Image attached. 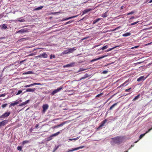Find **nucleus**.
I'll list each match as a JSON object with an SVG mask.
<instances>
[{
	"label": "nucleus",
	"instance_id": "6e6d98bb",
	"mask_svg": "<svg viewBox=\"0 0 152 152\" xmlns=\"http://www.w3.org/2000/svg\"><path fill=\"white\" fill-rule=\"evenodd\" d=\"M26 59H25V60H23V61H21L20 62V64H21L23 63V62L26 61Z\"/></svg>",
	"mask_w": 152,
	"mask_h": 152
},
{
	"label": "nucleus",
	"instance_id": "bf43d9fd",
	"mask_svg": "<svg viewBox=\"0 0 152 152\" xmlns=\"http://www.w3.org/2000/svg\"><path fill=\"white\" fill-rule=\"evenodd\" d=\"M107 71L106 70L104 71L102 73L103 74H106L107 72Z\"/></svg>",
	"mask_w": 152,
	"mask_h": 152
},
{
	"label": "nucleus",
	"instance_id": "a19ab883",
	"mask_svg": "<svg viewBox=\"0 0 152 152\" xmlns=\"http://www.w3.org/2000/svg\"><path fill=\"white\" fill-rule=\"evenodd\" d=\"M7 105V104H4L2 105V107L3 108H4L5 107H6Z\"/></svg>",
	"mask_w": 152,
	"mask_h": 152
},
{
	"label": "nucleus",
	"instance_id": "4be33fe9",
	"mask_svg": "<svg viewBox=\"0 0 152 152\" xmlns=\"http://www.w3.org/2000/svg\"><path fill=\"white\" fill-rule=\"evenodd\" d=\"M131 35L130 33L127 32L126 33L123 34L122 36L123 37H127Z\"/></svg>",
	"mask_w": 152,
	"mask_h": 152
},
{
	"label": "nucleus",
	"instance_id": "423d86ee",
	"mask_svg": "<svg viewBox=\"0 0 152 152\" xmlns=\"http://www.w3.org/2000/svg\"><path fill=\"white\" fill-rule=\"evenodd\" d=\"M84 147V146H80V147H79L77 148H75L74 149H72V150H68L67 151V152H71L73 151H75V150H78L80 149H81V148H83Z\"/></svg>",
	"mask_w": 152,
	"mask_h": 152
},
{
	"label": "nucleus",
	"instance_id": "cd10ccee",
	"mask_svg": "<svg viewBox=\"0 0 152 152\" xmlns=\"http://www.w3.org/2000/svg\"><path fill=\"white\" fill-rule=\"evenodd\" d=\"M60 133V132L59 131V132H56V133H55L53 134H52V136H53V137H54V136H56L58 135Z\"/></svg>",
	"mask_w": 152,
	"mask_h": 152
},
{
	"label": "nucleus",
	"instance_id": "9b49d317",
	"mask_svg": "<svg viewBox=\"0 0 152 152\" xmlns=\"http://www.w3.org/2000/svg\"><path fill=\"white\" fill-rule=\"evenodd\" d=\"M8 121L7 120H3L0 122V127L2 126H4L7 123Z\"/></svg>",
	"mask_w": 152,
	"mask_h": 152
},
{
	"label": "nucleus",
	"instance_id": "f8f14e48",
	"mask_svg": "<svg viewBox=\"0 0 152 152\" xmlns=\"http://www.w3.org/2000/svg\"><path fill=\"white\" fill-rule=\"evenodd\" d=\"M78 15H75V16L70 17H69L68 18H64L62 20V21H65V20H68L69 19H72V18H75V17H77L78 16Z\"/></svg>",
	"mask_w": 152,
	"mask_h": 152
},
{
	"label": "nucleus",
	"instance_id": "f704fd0d",
	"mask_svg": "<svg viewBox=\"0 0 152 152\" xmlns=\"http://www.w3.org/2000/svg\"><path fill=\"white\" fill-rule=\"evenodd\" d=\"M22 92V91L21 90H19L18 92L16 94V95H18L21 94Z\"/></svg>",
	"mask_w": 152,
	"mask_h": 152
},
{
	"label": "nucleus",
	"instance_id": "774afa93",
	"mask_svg": "<svg viewBox=\"0 0 152 152\" xmlns=\"http://www.w3.org/2000/svg\"><path fill=\"white\" fill-rule=\"evenodd\" d=\"M152 2V0H151L150 1H149V2H148V3H151Z\"/></svg>",
	"mask_w": 152,
	"mask_h": 152
},
{
	"label": "nucleus",
	"instance_id": "2f4dec72",
	"mask_svg": "<svg viewBox=\"0 0 152 152\" xmlns=\"http://www.w3.org/2000/svg\"><path fill=\"white\" fill-rule=\"evenodd\" d=\"M7 28V26L6 24H4L2 25L1 28H4L6 29Z\"/></svg>",
	"mask_w": 152,
	"mask_h": 152
},
{
	"label": "nucleus",
	"instance_id": "a18cd8bd",
	"mask_svg": "<svg viewBox=\"0 0 152 152\" xmlns=\"http://www.w3.org/2000/svg\"><path fill=\"white\" fill-rule=\"evenodd\" d=\"M134 12L133 11H132L131 12H130L129 13H128L127 14V15H129L131 14H133L134 13Z\"/></svg>",
	"mask_w": 152,
	"mask_h": 152
},
{
	"label": "nucleus",
	"instance_id": "ea45409f",
	"mask_svg": "<svg viewBox=\"0 0 152 152\" xmlns=\"http://www.w3.org/2000/svg\"><path fill=\"white\" fill-rule=\"evenodd\" d=\"M27 39H28L27 38H23L21 39L20 40V41H24V40H27Z\"/></svg>",
	"mask_w": 152,
	"mask_h": 152
},
{
	"label": "nucleus",
	"instance_id": "39448f33",
	"mask_svg": "<svg viewBox=\"0 0 152 152\" xmlns=\"http://www.w3.org/2000/svg\"><path fill=\"white\" fill-rule=\"evenodd\" d=\"M10 112H6L3 114L1 115V116L0 118H4L8 117L10 114Z\"/></svg>",
	"mask_w": 152,
	"mask_h": 152
},
{
	"label": "nucleus",
	"instance_id": "aec40b11",
	"mask_svg": "<svg viewBox=\"0 0 152 152\" xmlns=\"http://www.w3.org/2000/svg\"><path fill=\"white\" fill-rule=\"evenodd\" d=\"M90 75H89L88 74H86L84 77H82L79 80H80L82 79H86L89 77Z\"/></svg>",
	"mask_w": 152,
	"mask_h": 152
},
{
	"label": "nucleus",
	"instance_id": "338daca9",
	"mask_svg": "<svg viewBox=\"0 0 152 152\" xmlns=\"http://www.w3.org/2000/svg\"><path fill=\"white\" fill-rule=\"evenodd\" d=\"M134 18H134V16H132V17L130 18V19H134Z\"/></svg>",
	"mask_w": 152,
	"mask_h": 152
},
{
	"label": "nucleus",
	"instance_id": "4c0bfd02",
	"mask_svg": "<svg viewBox=\"0 0 152 152\" xmlns=\"http://www.w3.org/2000/svg\"><path fill=\"white\" fill-rule=\"evenodd\" d=\"M42 8H43L42 6H40V7H38L35 9V10H39L42 9Z\"/></svg>",
	"mask_w": 152,
	"mask_h": 152
},
{
	"label": "nucleus",
	"instance_id": "c85d7f7f",
	"mask_svg": "<svg viewBox=\"0 0 152 152\" xmlns=\"http://www.w3.org/2000/svg\"><path fill=\"white\" fill-rule=\"evenodd\" d=\"M29 142V141H28V140H24V141H23L22 142V144L24 145H25V144H26L28 143Z\"/></svg>",
	"mask_w": 152,
	"mask_h": 152
},
{
	"label": "nucleus",
	"instance_id": "ddd939ff",
	"mask_svg": "<svg viewBox=\"0 0 152 152\" xmlns=\"http://www.w3.org/2000/svg\"><path fill=\"white\" fill-rule=\"evenodd\" d=\"M19 103V101H16L15 102H14L11 103L9 105V107H11L12 106H14L15 105L18 104Z\"/></svg>",
	"mask_w": 152,
	"mask_h": 152
},
{
	"label": "nucleus",
	"instance_id": "3c124183",
	"mask_svg": "<svg viewBox=\"0 0 152 152\" xmlns=\"http://www.w3.org/2000/svg\"><path fill=\"white\" fill-rule=\"evenodd\" d=\"M64 124V123L63 122L59 125H58L59 127H60L61 126H62Z\"/></svg>",
	"mask_w": 152,
	"mask_h": 152
},
{
	"label": "nucleus",
	"instance_id": "4d7b16f0",
	"mask_svg": "<svg viewBox=\"0 0 152 152\" xmlns=\"http://www.w3.org/2000/svg\"><path fill=\"white\" fill-rule=\"evenodd\" d=\"M139 47V46H135L134 47H133L132 48H131V49H134V48H137L138 47Z\"/></svg>",
	"mask_w": 152,
	"mask_h": 152
},
{
	"label": "nucleus",
	"instance_id": "f257e3e1",
	"mask_svg": "<svg viewBox=\"0 0 152 152\" xmlns=\"http://www.w3.org/2000/svg\"><path fill=\"white\" fill-rule=\"evenodd\" d=\"M125 138V136H118L111 138L112 141L111 143L112 144H117L120 145L122 143Z\"/></svg>",
	"mask_w": 152,
	"mask_h": 152
},
{
	"label": "nucleus",
	"instance_id": "6e6552de",
	"mask_svg": "<svg viewBox=\"0 0 152 152\" xmlns=\"http://www.w3.org/2000/svg\"><path fill=\"white\" fill-rule=\"evenodd\" d=\"M35 85H41V84L40 83H34L31 84L26 85L24 86V87L25 88L29 87H30L31 86H34Z\"/></svg>",
	"mask_w": 152,
	"mask_h": 152
},
{
	"label": "nucleus",
	"instance_id": "b1692460",
	"mask_svg": "<svg viewBox=\"0 0 152 152\" xmlns=\"http://www.w3.org/2000/svg\"><path fill=\"white\" fill-rule=\"evenodd\" d=\"M33 72L32 71H28V72H26L24 73H23V75H26V74H32Z\"/></svg>",
	"mask_w": 152,
	"mask_h": 152
},
{
	"label": "nucleus",
	"instance_id": "473e14b6",
	"mask_svg": "<svg viewBox=\"0 0 152 152\" xmlns=\"http://www.w3.org/2000/svg\"><path fill=\"white\" fill-rule=\"evenodd\" d=\"M147 133H146V132L145 133L140 135L139 137V139H141Z\"/></svg>",
	"mask_w": 152,
	"mask_h": 152
},
{
	"label": "nucleus",
	"instance_id": "f3484780",
	"mask_svg": "<svg viewBox=\"0 0 152 152\" xmlns=\"http://www.w3.org/2000/svg\"><path fill=\"white\" fill-rule=\"evenodd\" d=\"M75 63H72L70 64H66V65H64L63 67L64 68L66 67H72L73 66L74 64Z\"/></svg>",
	"mask_w": 152,
	"mask_h": 152
},
{
	"label": "nucleus",
	"instance_id": "603ef678",
	"mask_svg": "<svg viewBox=\"0 0 152 152\" xmlns=\"http://www.w3.org/2000/svg\"><path fill=\"white\" fill-rule=\"evenodd\" d=\"M102 94H98L96 96V97H98L101 96Z\"/></svg>",
	"mask_w": 152,
	"mask_h": 152
},
{
	"label": "nucleus",
	"instance_id": "412c9836",
	"mask_svg": "<svg viewBox=\"0 0 152 152\" xmlns=\"http://www.w3.org/2000/svg\"><path fill=\"white\" fill-rule=\"evenodd\" d=\"M118 102H117L116 103H115V104H113V105H112L110 107V108H109V110H112L113 108L114 107L116 106L117 104H118Z\"/></svg>",
	"mask_w": 152,
	"mask_h": 152
},
{
	"label": "nucleus",
	"instance_id": "72a5a7b5",
	"mask_svg": "<svg viewBox=\"0 0 152 152\" xmlns=\"http://www.w3.org/2000/svg\"><path fill=\"white\" fill-rule=\"evenodd\" d=\"M116 47H113V48H110V49H107V52H109L110 51H111L113 50V49H114V48H115Z\"/></svg>",
	"mask_w": 152,
	"mask_h": 152
},
{
	"label": "nucleus",
	"instance_id": "c9c22d12",
	"mask_svg": "<svg viewBox=\"0 0 152 152\" xmlns=\"http://www.w3.org/2000/svg\"><path fill=\"white\" fill-rule=\"evenodd\" d=\"M139 22V21H136V22H134L133 23H131L130 24V25L131 26H133V25H135L136 24H137V23H138V22Z\"/></svg>",
	"mask_w": 152,
	"mask_h": 152
},
{
	"label": "nucleus",
	"instance_id": "c03bdc74",
	"mask_svg": "<svg viewBox=\"0 0 152 152\" xmlns=\"http://www.w3.org/2000/svg\"><path fill=\"white\" fill-rule=\"evenodd\" d=\"M56 57V56L55 55H51L50 56V59H51V58H55Z\"/></svg>",
	"mask_w": 152,
	"mask_h": 152
},
{
	"label": "nucleus",
	"instance_id": "393cba45",
	"mask_svg": "<svg viewBox=\"0 0 152 152\" xmlns=\"http://www.w3.org/2000/svg\"><path fill=\"white\" fill-rule=\"evenodd\" d=\"M101 19V18H98V19H96V20H95L93 22V24H95L98 21H99V20H100Z\"/></svg>",
	"mask_w": 152,
	"mask_h": 152
},
{
	"label": "nucleus",
	"instance_id": "79ce46f5",
	"mask_svg": "<svg viewBox=\"0 0 152 152\" xmlns=\"http://www.w3.org/2000/svg\"><path fill=\"white\" fill-rule=\"evenodd\" d=\"M86 70V69H83V68H80L79 70V72H81V71H85V70Z\"/></svg>",
	"mask_w": 152,
	"mask_h": 152
},
{
	"label": "nucleus",
	"instance_id": "dca6fc26",
	"mask_svg": "<svg viewBox=\"0 0 152 152\" xmlns=\"http://www.w3.org/2000/svg\"><path fill=\"white\" fill-rule=\"evenodd\" d=\"M29 101H30L29 100H27L26 101H25L24 102H22L19 105V106H22L23 105H25L26 104L28 103L29 102Z\"/></svg>",
	"mask_w": 152,
	"mask_h": 152
},
{
	"label": "nucleus",
	"instance_id": "c756f323",
	"mask_svg": "<svg viewBox=\"0 0 152 152\" xmlns=\"http://www.w3.org/2000/svg\"><path fill=\"white\" fill-rule=\"evenodd\" d=\"M107 12H105V13H104L102 15V16L104 18H106V17H107Z\"/></svg>",
	"mask_w": 152,
	"mask_h": 152
},
{
	"label": "nucleus",
	"instance_id": "9d476101",
	"mask_svg": "<svg viewBox=\"0 0 152 152\" xmlns=\"http://www.w3.org/2000/svg\"><path fill=\"white\" fill-rule=\"evenodd\" d=\"M107 56V55H104V56H102L101 57H100L99 58H96V59H92V60H91V62H94V61H97L99 59H102L104 58L105 57H106Z\"/></svg>",
	"mask_w": 152,
	"mask_h": 152
},
{
	"label": "nucleus",
	"instance_id": "bb28decb",
	"mask_svg": "<svg viewBox=\"0 0 152 152\" xmlns=\"http://www.w3.org/2000/svg\"><path fill=\"white\" fill-rule=\"evenodd\" d=\"M69 53L68 49L64 50L62 53V54H68Z\"/></svg>",
	"mask_w": 152,
	"mask_h": 152
},
{
	"label": "nucleus",
	"instance_id": "a878e982",
	"mask_svg": "<svg viewBox=\"0 0 152 152\" xmlns=\"http://www.w3.org/2000/svg\"><path fill=\"white\" fill-rule=\"evenodd\" d=\"M128 80H126L124 83L122 84L121 85L118 87V88H120L121 87L123 86H124L125 84H126V83H128Z\"/></svg>",
	"mask_w": 152,
	"mask_h": 152
},
{
	"label": "nucleus",
	"instance_id": "69168bd1",
	"mask_svg": "<svg viewBox=\"0 0 152 152\" xmlns=\"http://www.w3.org/2000/svg\"><path fill=\"white\" fill-rule=\"evenodd\" d=\"M124 6H122L121 7V8H120V9H121V10L122 9L124 8Z\"/></svg>",
	"mask_w": 152,
	"mask_h": 152
},
{
	"label": "nucleus",
	"instance_id": "09e8293b",
	"mask_svg": "<svg viewBox=\"0 0 152 152\" xmlns=\"http://www.w3.org/2000/svg\"><path fill=\"white\" fill-rule=\"evenodd\" d=\"M120 28V26H118V27H117V28H116L113 29L112 31H115L116 30H117L118 29V28Z\"/></svg>",
	"mask_w": 152,
	"mask_h": 152
},
{
	"label": "nucleus",
	"instance_id": "7c9ffc66",
	"mask_svg": "<svg viewBox=\"0 0 152 152\" xmlns=\"http://www.w3.org/2000/svg\"><path fill=\"white\" fill-rule=\"evenodd\" d=\"M140 96V94H138L137 96H136L133 99V101H134L137 99Z\"/></svg>",
	"mask_w": 152,
	"mask_h": 152
},
{
	"label": "nucleus",
	"instance_id": "58836bf2",
	"mask_svg": "<svg viewBox=\"0 0 152 152\" xmlns=\"http://www.w3.org/2000/svg\"><path fill=\"white\" fill-rule=\"evenodd\" d=\"M17 149L19 151H21L22 150V147L21 146H18L17 147Z\"/></svg>",
	"mask_w": 152,
	"mask_h": 152
},
{
	"label": "nucleus",
	"instance_id": "0eeeda50",
	"mask_svg": "<svg viewBox=\"0 0 152 152\" xmlns=\"http://www.w3.org/2000/svg\"><path fill=\"white\" fill-rule=\"evenodd\" d=\"M28 29L27 28H24L21 29L17 31V33H24L28 32Z\"/></svg>",
	"mask_w": 152,
	"mask_h": 152
},
{
	"label": "nucleus",
	"instance_id": "13d9d810",
	"mask_svg": "<svg viewBox=\"0 0 152 152\" xmlns=\"http://www.w3.org/2000/svg\"><path fill=\"white\" fill-rule=\"evenodd\" d=\"M59 127L58 126V125H57V126H53V128L54 129V128H58V127Z\"/></svg>",
	"mask_w": 152,
	"mask_h": 152
},
{
	"label": "nucleus",
	"instance_id": "5701e85b",
	"mask_svg": "<svg viewBox=\"0 0 152 152\" xmlns=\"http://www.w3.org/2000/svg\"><path fill=\"white\" fill-rule=\"evenodd\" d=\"M108 45H106L104 46L100 49V50H104L105 49H107L108 48Z\"/></svg>",
	"mask_w": 152,
	"mask_h": 152
},
{
	"label": "nucleus",
	"instance_id": "8fccbe9b",
	"mask_svg": "<svg viewBox=\"0 0 152 152\" xmlns=\"http://www.w3.org/2000/svg\"><path fill=\"white\" fill-rule=\"evenodd\" d=\"M6 95L5 94H0V97H4Z\"/></svg>",
	"mask_w": 152,
	"mask_h": 152
},
{
	"label": "nucleus",
	"instance_id": "f03ea898",
	"mask_svg": "<svg viewBox=\"0 0 152 152\" xmlns=\"http://www.w3.org/2000/svg\"><path fill=\"white\" fill-rule=\"evenodd\" d=\"M63 88V87L61 86L58 88L57 89L54 90L53 92L51 93V95H53L55 94L58 92L60 90H61Z\"/></svg>",
	"mask_w": 152,
	"mask_h": 152
},
{
	"label": "nucleus",
	"instance_id": "6ab92c4d",
	"mask_svg": "<svg viewBox=\"0 0 152 152\" xmlns=\"http://www.w3.org/2000/svg\"><path fill=\"white\" fill-rule=\"evenodd\" d=\"M68 51L69 52V53H72L75 50H76V49L75 48H68Z\"/></svg>",
	"mask_w": 152,
	"mask_h": 152
},
{
	"label": "nucleus",
	"instance_id": "de8ad7c7",
	"mask_svg": "<svg viewBox=\"0 0 152 152\" xmlns=\"http://www.w3.org/2000/svg\"><path fill=\"white\" fill-rule=\"evenodd\" d=\"M132 88H130L128 89H126L125 90V91L126 92H129L130 91V90Z\"/></svg>",
	"mask_w": 152,
	"mask_h": 152
},
{
	"label": "nucleus",
	"instance_id": "7ed1b4c3",
	"mask_svg": "<svg viewBox=\"0 0 152 152\" xmlns=\"http://www.w3.org/2000/svg\"><path fill=\"white\" fill-rule=\"evenodd\" d=\"M107 119H105L102 121L101 123L99 126L97 128L98 130L101 129L102 127L104 125V124L107 122Z\"/></svg>",
	"mask_w": 152,
	"mask_h": 152
},
{
	"label": "nucleus",
	"instance_id": "2eb2a0df",
	"mask_svg": "<svg viewBox=\"0 0 152 152\" xmlns=\"http://www.w3.org/2000/svg\"><path fill=\"white\" fill-rule=\"evenodd\" d=\"M146 78V77L145 78L144 76H141V77H140L139 78H138L137 79V81L138 82H140V81H142V80H144Z\"/></svg>",
	"mask_w": 152,
	"mask_h": 152
},
{
	"label": "nucleus",
	"instance_id": "e2e57ef3",
	"mask_svg": "<svg viewBox=\"0 0 152 152\" xmlns=\"http://www.w3.org/2000/svg\"><path fill=\"white\" fill-rule=\"evenodd\" d=\"M78 138H79L78 137H77L76 138H73V140H77L78 139Z\"/></svg>",
	"mask_w": 152,
	"mask_h": 152
},
{
	"label": "nucleus",
	"instance_id": "864d4df0",
	"mask_svg": "<svg viewBox=\"0 0 152 152\" xmlns=\"http://www.w3.org/2000/svg\"><path fill=\"white\" fill-rule=\"evenodd\" d=\"M62 12H55L54 13H52V14H58V13H61Z\"/></svg>",
	"mask_w": 152,
	"mask_h": 152
},
{
	"label": "nucleus",
	"instance_id": "052dcab7",
	"mask_svg": "<svg viewBox=\"0 0 152 152\" xmlns=\"http://www.w3.org/2000/svg\"><path fill=\"white\" fill-rule=\"evenodd\" d=\"M35 55V54L34 53H31L30 54H29L28 55V56H34Z\"/></svg>",
	"mask_w": 152,
	"mask_h": 152
},
{
	"label": "nucleus",
	"instance_id": "49530a36",
	"mask_svg": "<svg viewBox=\"0 0 152 152\" xmlns=\"http://www.w3.org/2000/svg\"><path fill=\"white\" fill-rule=\"evenodd\" d=\"M17 20L19 22H24L25 21V20L24 19L20 20L19 19H18V20Z\"/></svg>",
	"mask_w": 152,
	"mask_h": 152
},
{
	"label": "nucleus",
	"instance_id": "37998d69",
	"mask_svg": "<svg viewBox=\"0 0 152 152\" xmlns=\"http://www.w3.org/2000/svg\"><path fill=\"white\" fill-rule=\"evenodd\" d=\"M72 22V21L70 20V21H69L66 22L65 23V25H67V24H68L69 23H71Z\"/></svg>",
	"mask_w": 152,
	"mask_h": 152
},
{
	"label": "nucleus",
	"instance_id": "a211bd4d",
	"mask_svg": "<svg viewBox=\"0 0 152 152\" xmlns=\"http://www.w3.org/2000/svg\"><path fill=\"white\" fill-rule=\"evenodd\" d=\"M35 90V88H28L26 89V91L24 93L27 92H34Z\"/></svg>",
	"mask_w": 152,
	"mask_h": 152
},
{
	"label": "nucleus",
	"instance_id": "20e7f679",
	"mask_svg": "<svg viewBox=\"0 0 152 152\" xmlns=\"http://www.w3.org/2000/svg\"><path fill=\"white\" fill-rule=\"evenodd\" d=\"M49 107L48 105L47 104H43L42 106V112L43 113H45L46 110L48 109Z\"/></svg>",
	"mask_w": 152,
	"mask_h": 152
},
{
	"label": "nucleus",
	"instance_id": "680f3d73",
	"mask_svg": "<svg viewBox=\"0 0 152 152\" xmlns=\"http://www.w3.org/2000/svg\"><path fill=\"white\" fill-rule=\"evenodd\" d=\"M39 126V125L38 124H36L35 126V128L36 129L37 128H38V127Z\"/></svg>",
	"mask_w": 152,
	"mask_h": 152
},
{
	"label": "nucleus",
	"instance_id": "e433bc0d",
	"mask_svg": "<svg viewBox=\"0 0 152 152\" xmlns=\"http://www.w3.org/2000/svg\"><path fill=\"white\" fill-rule=\"evenodd\" d=\"M53 137L52 136V135H50V136L48 138V141L51 140L52 139Z\"/></svg>",
	"mask_w": 152,
	"mask_h": 152
},
{
	"label": "nucleus",
	"instance_id": "1a4fd4ad",
	"mask_svg": "<svg viewBox=\"0 0 152 152\" xmlns=\"http://www.w3.org/2000/svg\"><path fill=\"white\" fill-rule=\"evenodd\" d=\"M48 56V55L46 53H44L43 54H40L39 55L36 56V57L46 58H47Z\"/></svg>",
	"mask_w": 152,
	"mask_h": 152
},
{
	"label": "nucleus",
	"instance_id": "0e129e2a",
	"mask_svg": "<svg viewBox=\"0 0 152 152\" xmlns=\"http://www.w3.org/2000/svg\"><path fill=\"white\" fill-rule=\"evenodd\" d=\"M32 130H33V129H32V128H31L30 129V132H32Z\"/></svg>",
	"mask_w": 152,
	"mask_h": 152
},
{
	"label": "nucleus",
	"instance_id": "4468645a",
	"mask_svg": "<svg viewBox=\"0 0 152 152\" xmlns=\"http://www.w3.org/2000/svg\"><path fill=\"white\" fill-rule=\"evenodd\" d=\"M92 10L91 9H90V8H89V9H86L85 10H84L83 12V14H82V15L85 14H86V13H87V12H90V11H91Z\"/></svg>",
	"mask_w": 152,
	"mask_h": 152
},
{
	"label": "nucleus",
	"instance_id": "5fc2aeb1",
	"mask_svg": "<svg viewBox=\"0 0 152 152\" xmlns=\"http://www.w3.org/2000/svg\"><path fill=\"white\" fill-rule=\"evenodd\" d=\"M58 148V146H57V147L55 148L54 149L53 152H54V151H55Z\"/></svg>",
	"mask_w": 152,
	"mask_h": 152
}]
</instances>
